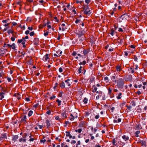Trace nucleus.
I'll return each instance as SVG.
<instances>
[{"label": "nucleus", "mask_w": 147, "mask_h": 147, "mask_svg": "<svg viewBox=\"0 0 147 147\" xmlns=\"http://www.w3.org/2000/svg\"><path fill=\"white\" fill-rule=\"evenodd\" d=\"M95 95H96V98L97 100L100 99L101 100H104L106 99L105 94L104 92L100 90L96 91Z\"/></svg>", "instance_id": "nucleus-1"}, {"label": "nucleus", "mask_w": 147, "mask_h": 147, "mask_svg": "<svg viewBox=\"0 0 147 147\" xmlns=\"http://www.w3.org/2000/svg\"><path fill=\"white\" fill-rule=\"evenodd\" d=\"M117 86L118 88L122 89L123 88L124 81L121 78H119L117 80Z\"/></svg>", "instance_id": "nucleus-2"}, {"label": "nucleus", "mask_w": 147, "mask_h": 147, "mask_svg": "<svg viewBox=\"0 0 147 147\" xmlns=\"http://www.w3.org/2000/svg\"><path fill=\"white\" fill-rule=\"evenodd\" d=\"M84 13L87 15H90L91 13L90 10V8L88 6L84 7Z\"/></svg>", "instance_id": "nucleus-3"}, {"label": "nucleus", "mask_w": 147, "mask_h": 147, "mask_svg": "<svg viewBox=\"0 0 147 147\" xmlns=\"http://www.w3.org/2000/svg\"><path fill=\"white\" fill-rule=\"evenodd\" d=\"M87 29L86 28H84L82 30V29L80 30L78 34V37H80L83 36L84 34L87 32Z\"/></svg>", "instance_id": "nucleus-4"}, {"label": "nucleus", "mask_w": 147, "mask_h": 147, "mask_svg": "<svg viewBox=\"0 0 147 147\" xmlns=\"http://www.w3.org/2000/svg\"><path fill=\"white\" fill-rule=\"evenodd\" d=\"M78 115L76 113H74L71 114L70 116L69 117V119L71 121H73L75 118H77Z\"/></svg>", "instance_id": "nucleus-5"}, {"label": "nucleus", "mask_w": 147, "mask_h": 147, "mask_svg": "<svg viewBox=\"0 0 147 147\" xmlns=\"http://www.w3.org/2000/svg\"><path fill=\"white\" fill-rule=\"evenodd\" d=\"M134 129L135 130H140L142 129V127L139 123H137L134 127Z\"/></svg>", "instance_id": "nucleus-6"}, {"label": "nucleus", "mask_w": 147, "mask_h": 147, "mask_svg": "<svg viewBox=\"0 0 147 147\" xmlns=\"http://www.w3.org/2000/svg\"><path fill=\"white\" fill-rule=\"evenodd\" d=\"M33 43L35 45H38L39 44V39L37 38H34L33 40Z\"/></svg>", "instance_id": "nucleus-7"}, {"label": "nucleus", "mask_w": 147, "mask_h": 147, "mask_svg": "<svg viewBox=\"0 0 147 147\" xmlns=\"http://www.w3.org/2000/svg\"><path fill=\"white\" fill-rule=\"evenodd\" d=\"M49 54H46L45 56H44L43 58V60L45 61H47L48 59H49Z\"/></svg>", "instance_id": "nucleus-8"}, {"label": "nucleus", "mask_w": 147, "mask_h": 147, "mask_svg": "<svg viewBox=\"0 0 147 147\" xmlns=\"http://www.w3.org/2000/svg\"><path fill=\"white\" fill-rule=\"evenodd\" d=\"M98 88H97V87L95 85H93L92 86V91L93 92H96L97 91V90L98 89Z\"/></svg>", "instance_id": "nucleus-9"}, {"label": "nucleus", "mask_w": 147, "mask_h": 147, "mask_svg": "<svg viewBox=\"0 0 147 147\" xmlns=\"http://www.w3.org/2000/svg\"><path fill=\"white\" fill-rule=\"evenodd\" d=\"M117 117H116L115 119L113 120V122L115 123H119L121 121V119L119 118L117 119Z\"/></svg>", "instance_id": "nucleus-10"}, {"label": "nucleus", "mask_w": 147, "mask_h": 147, "mask_svg": "<svg viewBox=\"0 0 147 147\" xmlns=\"http://www.w3.org/2000/svg\"><path fill=\"white\" fill-rule=\"evenodd\" d=\"M122 94L121 92H119L117 94H116V98H117L119 100L122 97Z\"/></svg>", "instance_id": "nucleus-11"}, {"label": "nucleus", "mask_w": 147, "mask_h": 147, "mask_svg": "<svg viewBox=\"0 0 147 147\" xmlns=\"http://www.w3.org/2000/svg\"><path fill=\"white\" fill-rule=\"evenodd\" d=\"M61 117L62 119H64L67 117L66 113L65 112H64L61 114Z\"/></svg>", "instance_id": "nucleus-12"}, {"label": "nucleus", "mask_w": 147, "mask_h": 147, "mask_svg": "<svg viewBox=\"0 0 147 147\" xmlns=\"http://www.w3.org/2000/svg\"><path fill=\"white\" fill-rule=\"evenodd\" d=\"M51 121L48 120H46V126L47 128H49L51 125Z\"/></svg>", "instance_id": "nucleus-13"}, {"label": "nucleus", "mask_w": 147, "mask_h": 147, "mask_svg": "<svg viewBox=\"0 0 147 147\" xmlns=\"http://www.w3.org/2000/svg\"><path fill=\"white\" fill-rule=\"evenodd\" d=\"M27 119L26 116V115H24L23 116L21 120V121L22 122H24L26 121V119Z\"/></svg>", "instance_id": "nucleus-14"}, {"label": "nucleus", "mask_w": 147, "mask_h": 147, "mask_svg": "<svg viewBox=\"0 0 147 147\" xmlns=\"http://www.w3.org/2000/svg\"><path fill=\"white\" fill-rule=\"evenodd\" d=\"M5 94L3 93V92H0V100H2L4 98Z\"/></svg>", "instance_id": "nucleus-15"}, {"label": "nucleus", "mask_w": 147, "mask_h": 147, "mask_svg": "<svg viewBox=\"0 0 147 147\" xmlns=\"http://www.w3.org/2000/svg\"><path fill=\"white\" fill-rule=\"evenodd\" d=\"M18 138V136L17 135L13 136L12 137V140L13 141H16Z\"/></svg>", "instance_id": "nucleus-16"}, {"label": "nucleus", "mask_w": 147, "mask_h": 147, "mask_svg": "<svg viewBox=\"0 0 147 147\" xmlns=\"http://www.w3.org/2000/svg\"><path fill=\"white\" fill-rule=\"evenodd\" d=\"M70 80L68 79L67 80H65V82L67 84V86L68 87H69L71 85V84H70L69 81Z\"/></svg>", "instance_id": "nucleus-17"}, {"label": "nucleus", "mask_w": 147, "mask_h": 147, "mask_svg": "<svg viewBox=\"0 0 147 147\" xmlns=\"http://www.w3.org/2000/svg\"><path fill=\"white\" fill-rule=\"evenodd\" d=\"M122 138L125 141L128 140L129 139V137L126 135H123L122 136Z\"/></svg>", "instance_id": "nucleus-18"}, {"label": "nucleus", "mask_w": 147, "mask_h": 147, "mask_svg": "<svg viewBox=\"0 0 147 147\" xmlns=\"http://www.w3.org/2000/svg\"><path fill=\"white\" fill-rule=\"evenodd\" d=\"M66 135L67 136L69 137L70 139L72 138V136L70 134L69 132L66 131Z\"/></svg>", "instance_id": "nucleus-19"}, {"label": "nucleus", "mask_w": 147, "mask_h": 147, "mask_svg": "<svg viewBox=\"0 0 147 147\" xmlns=\"http://www.w3.org/2000/svg\"><path fill=\"white\" fill-rule=\"evenodd\" d=\"M140 131L139 130H138V131H136L134 134L135 136L136 137H138L139 136V134H140Z\"/></svg>", "instance_id": "nucleus-20"}, {"label": "nucleus", "mask_w": 147, "mask_h": 147, "mask_svg": "<svg viewBox=\"0 0 147 147\" xmlns=\"http://www.w3.org/2000/svg\"><path fill=\"white\" fill-rule=\"evenodd\" d=\"M60 87L62 88H64L65 87V83L63 82L60 84Z\"/></svg>", "instance_id": "nucleus-21"}, {"label": "nucleus", "mask_w": 147, "mask_h": 147, "mask_svg": "<svg viewBox=\"0 0 147 147\" xmlns=\"http://www.w3.org/2000/svg\"><path fill=\"white\" fill-rule=\"evenodd\" d=\"M7 137L6 136V134H4L1 137H0V139L1 140H4L5 139H7Z\"/></svg>", "instance_id": "nucleus-22"}, {"label": "nucleus", "mask_w": 147, "mask_h": 147, "mask_svg": "<svg viewBox=\"0 0 147 147\" xmlns=\"http://www.w3.org/2000/svg\"><path fill=\"white\" fill-rule=\"evenodd\" d=\"M65 26V24H64V23L62 24L61 25V26H62V31H64L65 30V29L66 28L64 27V26Z\"/></svg>", "instance_id": "nucleus-23"}, {"label": "nucleus", "mask_w": 147, "mask_h": 147, "mask_svg": "<svg viewBox=\"0 0 147 147\" xmlns=\"http://www.w3.org/2000/svg\"><path fill=\"white\" fill-rule=\"evenodd\" d=\"M89 52V51L88 50H84L83 51V53L84 55H87Z\"/></svg>", "instance_id": "nucleus-24"}, {"label": "nucleus", "mask_w": 147, "mask_h": 147, "mask_svg": "<svg viewBox=\"0 0 147 147\" xmlns=\"http://www.w3.org/2000/svg\"><path fill=\"white\" fill-rule=\"evenodd\" d=\"M19 142H26V139L24 138H21L20 139Z\"/></svg>", "instance_id": "nucleus-25"}, {"label": "nucleus", "mask_w": 147, "mask_h": 147, "mask_svg": "<svg viewBox=\"0 0 147 147\" xmlns=\"http://www.w3.org/2000/svg\"><path fill=\"white\" fill-rule=\"evenodd\" d=\"M140 143H141L142 146H146V142L142 140L140 141Z\"/></svg>", "instance_id": "nucleus-26"}, {"label": "nucleus", "mask_w": 147, "mask_h": 147, "mask_svg": "<svg viewBox=\"0 0 147 147\" xmlns=\"http://www.w3.org/2000/svg\"><path fill=\"white\" fill-rule=\"evenodd\" d=\"M9 47H11L13 49H15L16 48L15 44L13 43L11 45H10Z\"/></svg>", "instance_id": "nucleus-27"}, {"label": "nucleus", "mask_w": 147, "mask_h": 147, "mask_svg": "<svg viewBox=\"0 0 147 147\" xmlns=\"http://www.w3.org/2000/svg\"><path fill=\"white\" fill-rule=\"evenodd\" d=\"M88 101V99L87 98L85 97L84 98V100H83V102L85 104H86L87 103Z\"/></svg>", "instance_id": "nucleus-28"}, {"label": "nucleus", "mask_w": 147, "mask_h": 147, "mask_svg": "<svg viewBox=\"0 0 147 147\" xmlns=\"http://www.w3.org/2000/svg\"><path fill=\"white\" fill-rule=\"evenodd\" d=\"M82 131V129L81 128H79L78 129H76L75 130V131L76 132H78L79 133H80Z\"/></svg>", "instance_id": "nucleus-29"}, {"label": "nucleus", "mask_w": 147, "mask_h": 147, "mask_svg": "<svg viewBox=\"0 0 147 147\" xmlns=\"http://www.w3.org/2000/svg\"><path fill=\"white\" fill-rule=\"evenodd\" d=\"M14 96H16L18 100L20 99L21 98L20 94H14Z\"/></svg>", "instance_id": "nucleus-30"}, {"label": "nucleus", "mask_w": 147, "mask_h": 147, "mask_svg": "<svg viewBox=\"0 0 147 147\" xmlns=\"http://www.w3.org/2000/svg\"><path fill=\"white\" fill-rule=\"evenodd\" d=\"M116 69L117 71H119L120 70H121V66L119 65L117 66L116 67Z\"/></svg>", "instance_id": "nucleus-31"}, {"label": "nucleus", "mask_w": 147, "mask_h": 147, "mask_svg": "<svg viewBox=\"0 0 147 147\" xmlns=\"http://www.w3.org/2000/svg\"><path fill=\"white\" fill-rule=\"evenodd\" d=\"M104 79L105 81L107 83L109 81V78L107 76L105 77L104 78Z\"/></svg>", "instance_id": "nucleus-32"}, {"label": "nucleus", "mask_w": 147, "mask_h": 147, "mask_svg": "<svg viewBox=\"0 0 147 147\" xmlns=\"http://www.w3.org/2000/svg\"><path fill=\"white\" fill-rule=\"evenodd\" d=\"M82 67L81 66L78 69V73L79 74H80L81 73V71L82 70Z\"/></svg>", "instance_id": "nucleus-33"}, {"label": "nucleus", "mask_w": 147, "mask_h": 147, "mask_svg": "<svg viewBox=\"0 0 147 147\" xmlns=\"http://www.w3.org/2000/svg\"><path fill=\"white\" fill-rule=\"evenodd\" d=\"M56 102L58 103V106H60L61 105V100H59V99H58L56 101Z\"/></svg>", "instance_id": "nucleus-34"}, {"label": "nucleus", "mask_w": 147, "mask_h": 147, "mask_svg": "<svg viewBox=\"0 0 147 147\" xmlns=\"http://www.w3.org/2000/svg\"><path fill=\"white\" fill-rule=\"evenodd\" d=\"M7 91L6 89L5 88H2L1 89V92H3V93H4V94H5Z\"/></svg>", "instance_id": "nucleus-35"}, {"label": "nucleus", "mask_w": 147, "mask_h": 147, "mask_svg": "<svg viewBox=\"0 0 147 147\" xmlns=\"http://www.w3.org/2000/svg\"><path fill=\"white\" fill-rule=\"evenodd\" d=\"M33 111L32 110H30V111L29 113H28V116L29 117H30L31 116L32 114H33Z\"/></svg>", "instance_id": "nucleus-36"}, {"label": "nucleus", "mask_w": 147, "mask_h": 147, "mask_svg": "<svg viewBox=\"0 0 147 147\" xmlns=\"http://www.w3.org/2000/svg\"><path fill=\"white\" fill-rule=\"evenodd\" d=\"M86 63V61H84L82 62H81L79 63V65H85Z\"/></svg>", "instance_id": "nucleus-37"}, {"label": "nucleus", "mask_w": 147, "mask_h": 147, "mask_svg": "<svg viewBox=\"0 0 147 147\" xmlns=\"http://www.w3.org/2000/svg\"><path fill=\"white\" fill-rule=\"evenodd\" d=\"M10 45L9 44H6L4 43V46H3V47H10Z\"/></svg>", "instance_id": "nucleus-38"}, {"label": "nucleus", "mask_w": 147, "mask_h": 147, "mask_svg": "<svg viewBox=\"0 0 147 147\" xmlns=\"http://www.w3.org/2000/svg\"><path fill=\"white\" fill-rule=\"evenodd\" d=\"M112 89L111 88H109L108 89V94H111L112 92Z\"/></svg>", "instance_id": "nucleus-39"}, {"label": "nucleus", "mask_w": 147, "mask_h": 147, "mask_svg": "<svg viewBox=\"0 0 147 147\" xmlns=\"http://www.w3.org/2000/svg\"><path fill=\"white\" fill-rule=\"evenodd\" d=\"M132 105L133 106H136V102L134 101H132L131 102Z\"/></svg>", "instance_id": "nucleus-40"}, {"label": "nucleus", "mask_w": 147, "mask_h": 147, "mask_svg": "<svg viewBox=\"0 0 147 147\" xmlns=\"http://www.w3.org/2000/svg\"><path fill=\"white\" fill-rule=\"evenodd\" d=\"M61 146L62 147H68L67 145L65 144V143H63L61 144Z\"/></svg>", "instance_id": "nucleus-41"}, {"label": "nucleus", "mask_w": 147, "mask_h": 147, "mask_svg": "<svg viewBox=\"0 0 147 147\" xmlns=\"http://www.w3.org/2000/svg\"><path fill=\"white\" fill-rule=\"evenodd\" d=\"M115 33V31L113 30H111V32L110 33V34L112 36H113L114 34Z\"/></svg>", "instance_id": "nucleus-42"}, {"label": "nucleus", "mask_w": 147, "mask_h": 147, "mask_svg": "<svg viewBox=\"0 0 147 147\" xmlns=\"http://www.w3.org/2000/svg\"><path fill=\"white\" fill-rule=\"evenodd\" d=\"M118 2L119 4L123 5V1L122 0H118Z\"/></svg>", "instance_id": "nucleus-43"}, {"label": "nucleus", "mask_w": 147, "mask_h": 147, "mask_svg": "<svg viewBox=\"0 0 147 147\" xmlns=\"http://www.w3.org/2000/svg\"><path fill=\"white\" fill-rule=\"evenodd\" d=\"M23 40L24 39H23V38L22 39H19L18 40V43H22Z\"/></svg>", "instance_id": "nucleus-44"}, {"label": "nucleus", "mask_w": 147, "mask_h": 147, "mask_svg": "<svg viewBox=\"0 0 147 147\" xmlns=\"http://www.w3.org/2000/svg\"><path fill=\"white\" fill-rule=\"evenodd\" d=\"M80 143L81 142L80 141H78L77 142L76 147H78V145H80Z\"/></svg>", "instance_id": "nucleus-45"}, {"label": "nucleus", "mask_w": 147, "mask_h": 147, "mask_svg": "<svg viewBox=\"0 0 147 147\" xmlns=\"http://www.w3.org/2000/svg\"><path fill=\"white\" fill-rule=\"evenodd\" d=\"M128 80L129 81H132V78L131 76H128Z\"/></svg>", "instance_id": "nucleus-46"}, {"label": "nucleus", "mask_w": 147, "mask_h": 147, "mask_svg": "<svg viewBox=\"0 0 147 147\" xmlns=\"http://www.w3.org/2000/svg\"><path fill=\"white\" fill-rule=\"evenodd\" d=\"M63 93V92H59V94L58 95L59 96V97H62V94Z\"/></svg>", "instance_id": "nucleus-47"}, {"label": "nucleus", "mask_w": 147, "mask_h": 147, "mask_svg": "<svg viewBox=\"0 0 147 147\" xmlns=\"http://www.w3.org/2000/svg\"><path fill=\"white\" fill-rule=\"evenodd\" d=\"M55 98H56V96H54V95H53L52 96L50 97V99L51 100H52L53 99Z\"/></svg>", "instance_id": "nucleus-48"}, {"label": "nucleus", "mask_w": 147, "mask_h": 147, "mask_svg": "<svg viewBox=\"0 0 147 147\" xmlns=\"http://www.w3.org/2000/svg\"><path fill=\"white\" fill-rule=\"evenodd\" d=\"M90 2V0H85V2L87 4H89Z\"/></svg>", "instance_id": "nucleus-49"}, {"label": "nucleus", "mask_w": 147, "mask_h": 147, "mask_svg": "<svg viewBox=\"0 0 147 147\" xmlns=\"http://www.w3.org/2000/svg\"><path fill=\"white\" fill-rule=\"evenodd\" d=\"M80 21H81V20H78V19H77L76 21H75V23L76 24H78L79 23Z\"/></svg>", "instance_id": "nucleus-50"}, {"label": "nucleus", "mask_w": 147, "mask_h": 147, "mask_svg": "<svg viewBox=\"0 0 147 147\" xmlns=\"http://www.w3.org/2000/svg\"><path fill=\"white\" fill-rule=\"evenodd\" d=\"M34 34V32H32L30 33V36H33Z\"/></svg>", "instance_id": "nucleus-51"}, {"label": "nucleus", "mask_w": 147, "mask_h": 147, "mask_svg": "<svg viewBox=\"0 0 147 147\" xmlns=\"http://www.w3.org/2000/svg\"><path fill=\"white\" fill-rule=\"evenodd\" d=\"M118 31L119 32H123V30L121 28H119Z\"/></svg>", "instance_id": "nucleus-52"}, {"label": "nucleus", "mask_w": 147, "mask_h": 147, "mask_svg": "<svg viewBox=\"0 0 147 147\" xmlns=\"http://www.w3.org/2000/svg\"><path fill=\"white\" fill-rule=\"evenodd\" d=\"M85 114L86 117H88L89 115V113L88 112H85Z\"/></svg>", "instance_id": "nucleus-53"}, {"label": "nucleus", "mask_w": 147, "mask_h": 147, "mask_svg": "<svg viewBox=\"0 0 147 147\" xmlns=\"http://www.w3.org/2000/svg\"><path fill=\"white\" fill-rule=\"evenodd\" d=\"M130 69L131 70V72L132 74H133L134 71V69L132 68L131 67L130 68Z\"/></svg>", "instance_id": "nucleus-54"}, {"label": "nucleus", "mask_w": 147, "mask_h": 147, "mask_svg": "<svg viewBox=\"0 0 147 147\" xmlns=\"http://www.w3.org/2000/svg\"><path fill=\"white\" fill-rule=\"evenodd\" d=\"M127 16V15L125 14H124L123 15L121 16V18L123 20L124 19L125 17V16Z\"/></svg>", "instance_id": "nucleus-55"}, {"label": "nucleus", "mask_w": 147, "mask_h": 147, "mask_svg": "<svg viewBox=\"0 0 147 147\" xmlns=\"http://www.w3.org/2000/svg\"><path fill=\"white\" fill-rule=\"evenodd\" d=\"M49 34V32H45L44 33V35L45 36H47Z\"/></svg>", "instance_id": "nucleus-56"}, {"label": "nucleus", "mask_w": 147, "mask_h": 147, "mask_svg": "<svg viewBox=\"0 0 147 147\" xmlns=\"http://www.w3.org/2000/svg\"><path fill=\"white\" fill-rule=\"evenodd\" d=\"M111 80H112L113 81L115 79V77L114 76H112L111 77Z\"/></svg>", "instance_id": "nucleus-57"}, {"label": "nucleus", "mask_w": 147, "mask_h": 147, "mask_svg": "<svg viewBox=\"0 0 147 147\" xmlns=\"http://www.w3.org/2000/svg\"><path fill=\"white\" fill-rule=\"evenodd\" d=\"M126 103V102H124V101H123L122 103H121V104L120 105V106H124L125 105Z\"/></svg>", "instance_id": "nucleus-58"}, {"label": "nucleus", "mask_w": 147, "mask_h": 147, "mask_svg": "<svg viewBox=\"0 0 147 147\" xmlns=\"http://www.w3.org/2000/svg\"><path fill=\"white\" fill-rule=\"evenodd\" d=\"M59 71L60 72V73L62 72L63 71L62 68L61 67L59 68Z\"/></svg>", "instance_id": "nucleus-59"}, {"label": "nucleus", "mask_w": 147, "mask_h": 147, "mask_svg": "<svg viewBox=\"0 0 147 147\" xmlns=\"http://www.w3.org/2000/svg\"><path fill=\"white\" fill-rule=\"evenodd\" d=\"M7 32L9 34H10V33H13V31L11 30H8V31H7Z\"/></svg>", "instance_id": "nucleus-60"}, {"label": "nucleus", "mask_w": 147, "mask_h": 147, "mask_svg": "<svg viewBox=\"0 0 147 147\" xmlns=\"http://www.w3.org/2000/svg\"><path fill=\"white\" fill-rule=\"evenodd\" d=\"M28 30L31 31L33 30V28L32 27H28Z\"/></svg>", "instance_id": "nucleus-61"}, {"label": "nucleus", "mask_w": 147, "mask_h": 147, "mask_svg": "<svg viewBox=\"0 0 147 147\" xmlns=\"http://www.w3.org/2000/svg\"><path fill=\"white\" fill-rule=\"evenodd\" d=\"M134 59L135 61H137L138 58L136 56H134Z\"/></svg>", "instance_id": "nucleus-62"}, {"label": "nucleus", "mask_w": 147, "mask_h": 147, "mask_svg": "<svg viewBox=\"0 0 147 147\" xmlns=\"http://www.w3.org/2000/svg\"><path fill=\"white\" fill-rule=\"evenodd\" d=\"M71 143V144H75L76 143V141L75 140H72Z\"/></svg>", "instance_id": "nucleus-63"}, {"label": "nucleus", "mask_w": 147, "mask_h": 147, "mask_svg": "<svg viewBox=\"0 0 147 147\" xmlns=\"http://www.w3.org/2000/svg\"><path fill=\"white\" fill-rule=\"evenodd\" d=\"M29 30H27L25 32V34H26V35H28V34L29 33Z\"/></svg>", "instance_id": "nucleus-64"}]
</instances>
